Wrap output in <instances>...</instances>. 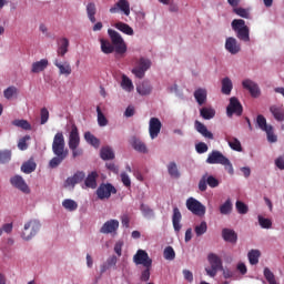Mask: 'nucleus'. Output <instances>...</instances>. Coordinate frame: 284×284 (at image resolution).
<instances>
[{
  "instance_id": "nucleus-22",
  "label": "nucleus",
  "mask_w": 284,
  "mask_h": 284,
  "mask_svg": "<svg viewBox=\"0 0 284 284\" xmlns=\"http://www.w3.org/2000/svg\"><path fill=\"white\" fill-rule=\"evenodd\" d=\"M140 212L143 219H146V221H154V219H156V213L154 212V209L145 203L140 204Z\"/></svg>"
},
{
  "instance_id": "nucleus-44",
  "label": "nucleus",
  "mask_w": 284,
  "mask_h": 284,
  "mask_svg": "<svg viewBox=\"0 0 284 284\" xmlns=\"http://www.w3.org/2000/svg\"><path fill=\"white\" fill-rule=\"evenodd\" d=\"M9 161H12V151L8 149L0 150V165H6Z\"/></svg>"
},
{
  "instance_id": "nucleus-33",
  "label": "nucleus",
  "mask_w": 284,
  "mask_h": 284,
  "mask_svg": "<svg viewBox=\"0 0 284 284\" xmlns=\"http://www.w3.org/2000/svg\"><path fill=\"white\" fill-rule=\"evenodd\" d=\"M114 28L128 37H134V29H132V27H130L128 23L116 22Z\"/></svg>"
},
{
  "instance_id": "nucleus-31",
  "label": "nucleus",
  "mask_w": 284,
  "mask_h": 284,
  "mask_svg": "<svg viewBox=\"0 0 284 284\" xmlns=\"http://www.w3.org/2000/svg\"><path fill=\"white\" fill-rule=\"evenodd\" d=\"M234 210V204H232V199H226L224 203L220 205V214L222 216H230Z\"/></svg>"
},
{
  "instance_id": "nucleus-10",
  "label": "nucleus",
  "mask_w": 284,
  "mask_h": 284,
  "mask_svg": "<svg viewBox=\"0 0 284 284\" xmlns=\"http://www.w3.org/2000/svg\"><path fill=\"white\" fill-rule=\"evenodd\" d=\"M186 207L192 214H195V216H205V205L194 197L186 200Z\"/></svg>"
},
{
  "instance_id": "nucleus-62",
  "label": "nucleus",
  "mask_w": 284,
  "mask_h": 284,
  "mask_svg": "<svg viewBox=\"0 0 284 284\" xmlns=\"http://www.w3.org/2000/svg\"><path fill=\"white\" fill-rule=\"evenodd\" d=\"M75 186H77V182H74V180L72 179V176H69V178L64 181V187H65V190H74Z\"/></svg>"
},
{
  "instance_id": "nucleus-24",
  "label": "nucleus",
  "mask_w": 284,
  "mask_h": 284,
  "mask_svg": "<svg viewBox=\"0 0 284 284\" xmlns=\"http://www.w3.org/2000/svg\"><path fill=\"white\" fill-rule=\"evenodd\" d=\"M136 92L141 97H148L152 94V83L149 80L142 81L140 84L136 85Z\"/></svg>"
},
{
  "instance_id": "nucleus-17",
  "label": "nucleus",
  "mask_w": 284,
  "mask_h": 284,
  "mask_svg": "<svg viewBox=\"0 0 284 284\" xmlns=\"http://www.w3.org/2000/svg\"><path fill=\"white\" fill-rule=\"evenodd\" d=\"M119 220H109L100 227V234H111V236H114L119 232Z\"/></svg>"
},
{
  "instance_id": "nucleus-6",
  "label": "nucleus",
  "mask_w": 284,
  "mask_h": 284,
  "mask_svg": "<svg viewBox=\"0 0 284 284\" xmlns=\"http://www.w3.org/2000/svg\"><path fill=\"white\" fill-rule=\"evenodd\" d=\"M231 27L240 41H243V43H250V27L245 24V20L234 19Z\"/></svg>"
},
{
  "instance_id": "nucleus-23",
  "label": "nucleus",
  "mask_w": 284,
  "mask_h": 284,
  "mask_svg": "<svg viewBox=\"0 0 284 284\" xmlns=\"http://www.w3.org/2000/svg\"><path fill=\"white\" fill-rule=\"evenodd\" d=\"M270 112L275 119V121H278L280 123H283L284 121V108L282 104H273L270 106Z\"/></svg>"
},
{
  "instance_id": "nucleus-52",
  "label": "nucleus",
  "mask_w": 284,
  "mask_h": 284,
  "mask_svg": "<svg viewBox=\"0 0 284 284\" xmlns=\"http://www.w3.org/2000/svg\"><path fill=\"white\" fill-rule=\"evenodd\" d=\"M50 119V111L47 108H42L40 111V125H45Z\"/></svg>"
},
{
  "instance_id": "nucleus-4",
  "label": "nucleus",
  "mask_w": 284,
  "mask_h": 284,
  "mask_svg": "<svg viewBox=\"0 0 284 284\" xmlns=\"http://www.w3.org/2000/svg\"><path fill=\"white\" fill-rule=\"evenodd\" d=\"M81 145V135H79V129L77 125L71 126V131L69 132L68 146L72 152L73 159L78 156H83V149L79 148Z\"/></svg>"
},
{
  "instance_id": "nucleus-53",
  "label": "nucleus",
  "mask_w": 284,
  "mask_h": 284,
  "mask_svg": "<svg viewBox=\"0 0 284 284\" xmlns=\"http://www.w3.org/2000/svg\"><path fill=\"white\" fill-rule=\"evenodd\" d=\"M12 125H16V128H21L22 130H31L32 128L27 120H14Z\"/></svg>"
},
{
  "instance_id": "nucleus-56",
  "label": "nucleus",
  "mask_w": 284,
  "mask_h": 284,
  "mask_svg": "<svg viewBox=\"0 0 284 284\" xmlns=\"http://www.w3.org/2000/svg\"><path fill=\"white\" fill-rule=\"evenodd\" d=\"M71 178L74 181L75 185H78V183H81V181H83V179H85V172L78 171Z\"/></svg>"
},
{
  "instance_id": "nucleus-28",
  "label": "nucleus",
  "mask_w": 284,
  "mask_h": 284,
  "mask_svg": "<svg viewBox=\"0 0 284 284\" xmlns=\"http://www.w3.org/2000/svg\"><path fill=\"white\" fill-rule=\"evenodd\" d=\"M195 130L199 134L203 135L204 139H210L211 141L214 140V134L207 130V126L200 121H195Z\"/></svg>"
},
{
  "instance_id": "nucleus-60",
  "label": "nucleus",
  "mask_w": 284,
  "mask_h": 284,
  "mask_svg": "<svg viewBox=\"0 0 284 284\" xmlns=\"http://www.w3.org/2000/svg\"><path fill=\"white\" fill-rule=\"evenodd\" d=\"M150 270H152V267H144V270L141 272L140 281L144 283H148V281H150Z\"/></svg>"
},
{
  "instance_id": "nucleus-54",
  "label": "nucleus",
  "mask_w": 284,
  "mask_h": 284,
  "mask_svg": "<svg viewBox=\"0 0 284 284\" xmlns=\"http://www.w3.org/2000/svg\"><path fill=\"white\" fill-rule=\"evenodd\" d=\"M233 12L237 14V17H242V19H250V10L245 8H234Z\"/></svg>"
},
{
  "instance_id": "nucleus-59",
  "label": "nucleus",
  "mask_w": 284,
  "mask_h": 284,
  "mask_svg": "<svg viewBox=\"0 0 284 284\" xmlns=\"http://www.w3.org/2000/svg\"><path fill=\"white\" fill-rule=\"evenodd\" d=\"M120 179L125 187H130V185H132V180L130 179V175H128V173L122 172L120 174Z\"/></svg>"
},
{
  "instance_id": "nucleus-49",
  "label": "nucleus",
  "mask_w": 284,
  "mask_h": 284,
  "mask_svg": "<svg viewBox=\"0 0 284 284\" xmlns=\"http://www.w3.org/2000/svg\"><path fill=\"white\" fill-rule=\"evenodd\" d=\"M163 257L165 261H174V258H176V252H174L172 246H166L163 252Z\"/></svg>"
},
{
  "instance_id": "nucleus-1",
  "label": "nucleus",
  "mask_w": 284,
  "mask_h": 284,
  "mask_svg": "<svg viewBox=\"0 0 284 284\" xmlns=\"http://www.w3.org/2000/svg\"><path fill=\"white\" fill-rule=\"evenodd\" d=\"M108 34L111 42L105 39H100L103 54H112V52H115V54L123 57V54L128 52V44H125V40H123L121 33L114 29H108Z\"/></svg>"
},
{
  "instance_id": "nucleus-29",
  "label": "nucleus",
  "mask_w": 284,
  "mask_h": 284,
  "mask_svg": "<svg viewBox=\"0 0 284 284\" xmlns=\"http://www.w3.org/2000/svg\"><path fill=\"white\" fill-rule=\"evenodd\" d=\"M200 116L204 119V121H212L216 116V110L212 106H203L200 109Z\"/></svg>"
},
{
  "instance_id": "nucleus-7",
  "label": "nucleus",
  "mask_w": 284,
  "mask_h": 284,
  "mask_svg": "<svg viewBox=\"0 0 284 284\" xmlns=\"http://www.w3.org/2000/svg\"><path fill=\"white\" fill-rule=\"evenodd\" d=\"M209 265L206 266L205 273L206 276H210V278H214L219 272L223 271V260L214 253H210L207 255Z\"/></svg>"
},
{
  "instance_id": "nucleus-40",
  "label": "nucleus",
  "mask_w": 284,
  "mask_h": 284,
  "mask_svg": "<svg viewBox=\"0 0 284 284\" xmlns=\"http://www.w3.org/2000/svg\"><path fill=\"white\" fill-rule=\"evenodd\" d=\"M166 168L171 179H181V172L179 171L176 162H170Z\"/></svg>"
},
{
  "instance_id": "nucleus-5",
  "label": "nucleus",
  "mask_w": 284,
  "mask_h": 284,
  "mask_svg": "<svg viewBox=\"0 0 284 284\" xmlns=\"http://www.w3.org/2000/svg\"><path fill=\"white\" fill-rule=\"evenodd\" d=\"M41 231V222L37 219L29 220L24 223L22 232H21V239L23 241H32L34 236L39 234Z\"/></svg>"
},
{
  "instance_id": "nucleus-39",
  "label": "nucleus",
  "mask_w": 284,
  "mask_h": 284,
  "mask_svg": "<svg viewBox=\"0 0 284 284\" xmlns=\"http://www.w3.org/2000/svg\"><path fill=\"white\" fill-rule=\"evenodd\" d=\"M233 88L234 84L229 77L222 79V94H226V97H230V94H232Z\"/></svg>"
},
{
  "instance_id": "nucleus-48",
  "label": "nucleus",
  "mask_w": 284,
  "mask_h": 284,
  "mask_svg": "<svg viewBox=\"0 0 284 284\" xmlns=\"http://www.w3.org/2000/svg\"><path fill=\"white\" fill-rule=\"evenodd\" d=\"M18 94L19 89H17V87L14 85H11L3 91V97L4 99H8V101H10V99H12L13 97H17Z\"/></svg>"
},
{
  "instance_id": "nucleus-9",
  "label": "nucleus",
  "mask_w": 284,
  "mask_h": 284,
  "mask_svg": "<svg viewBox=\"0 0 284 284\" xmlns=\"http://www.w3.org/2000/svg\"><path fill=\"white\" fill-rule=\"evenodd\" d=\"M150 68H152V60L148 58H140L131 72L136 79H143V77H145V72H148Z\"/></svg>"
},
{
  "instance_id": "nucleus-13",
  "label": "nucleus",
  "mask_w": 284,
  "mask_h": 284,
  "mask_svg": "<svg viewBox=\"0 0 284 284\" xmlns=\"http://www.w3.org/2000/svg\"><path fill=\"white\" fill-rule=\"evenodd\" d=\"M133 263L143 267H152V258L144 250H138L133 255Z\"/></svg>"
},
{
  "instance_id": "nucleus-63",
  "label": "nucleus",
  "mask_w": 284,
  "mask_h": 284,
  "mask_svg": "<svg viewBox=\"0 0 284 284\" xmlns=\"http://www.w3.org/2000/svg\"><path fill=\"white\" fill-rule=\"evenodd\" d=\"M222 271H223V276L225 278H234V280L237 278L236 271H232L230 268H225V270H222Z\"/></svg>"
},
{
  "instance_id": "nucleus-21",
  "label": "nucleus",
  "mask_w": 284,
  "mask_h": 284,
  "mask_svg": "<svg viewBox=\"0 0 284 284\" xmlns=\"http://www.w3.org/2000/svg\"><path fill=\"white\" fill-rule=\"evenodd\" d=\"M53 64L55 65V68H58L59 74L64 77H70V74H72V67L70 65V62H61L59 61V59H55L53 61Z\"/></svg>"
},
{
  "instance_id": "nucleus-42",
  "label": "nucleus",
  "mask_w": 284,
  "mask_h": 284,
  "mask_svg": "<svg viewBox=\"0 0 284 284\" xmlns=\"http://www.w3.org/2000/svg\"><path fill=\"white\" fill-rule=\"evenodd\" d=\"M121 88L124 92H132L134 90V83H132V80L128 75L122 74Z\"/></svg>"
},
{
  "instance_id": "nucleus-45",
  "label": "nucleus",
  "mask_w": 284,
  "mask_h": 284,
  "mask_svg": "<svg viewBox=\"0 0 284 284\" xmlns=\"http://www.w3.org/2000/svg\"><path fill=\"white\" fill-rule=\"evenodd\" d=\"M248 261L251 265H257L258 258H261V251L258 250H251L247 254Z\"/></svg>"
},
{
  "instance_id": "nucleus-35",
  "label": "nucleus",
  "mask_w": 284,
  "mask_h": 284,
  "mask_svg": "<svg viewBox=\"0 0 284 284\" xmlns=\"http://www.w3.org/2000/svg\"><path fill=\"white\" fill-rule=\"evenodd\" d=\"M68 48H70V40H68V38L60 39L58 45V55L65 57V54H68Z\"/></svg>"
},
{
  "instance_id": "nucleus-12",
  "label": "nucleus",
  "mask_w": 284,
  "mask_h": 284,
  "mask_svg": "<svg viewBox=\"0 0 284 284\" xmlns=\"http://www.w3.org/2000/svg\"><path fill=\"white\" fill-rule=\"evenodd\" d=\"M95 194L100 201H104V199H110L112 194H116V187L112 183H101Z\"/></svg>"
},
{
  "instance_id": "nucleus-26",
  "label": "nucleus",
  "mask_w": 284,
  "mask_h": 284,
  "mask_svg": "<svg viewBox=\"0 0 284 284\" xmlns=\"http://www.w3.org/2000/svg\"><path fill=\"white\" fill-rule=\"evenodd\" d=\"M131 146L135 152H140L141 154H148V145H145V142L141 141V139L133 136L131 139Z\"/></svg>"
},
{
  "instance_id": "nucleus-19",
  "label": "nucleus",
  "mask_w": 284,
  "mask_h": 284,
  "mask_svg": "<svg viewBox=\"0 0 284 284\" xmlns=\"http://www.w3.org/2000/svg\"><path fill=\"white\" fill-rule=\"evenodd\" d=\"M242 88H244V90H247L253 99H258V97H261V88L256 82L252 81L251 79L243 80Z\"/></svg>"
},
{
  "instance_id": "nucleus-64",
  "label": "nucleus",
  "mask_w": 284,
  "mask_h": 284,
  "mask_svg": "<svg viewBox=\"0 0 284 284\" xmlns=\"http://www.w3.org/2000/svg\"><path fill=\"white\" fill-rule=\"evenodd\" d=\"M120 270L122 272V276H128L130 274V265H128V262L120 264Z\"/></svg>"
},
{
  "instance_id": "nucleus-2",
  "label": "nucleus",
  "mask_w": 284,
  "mask_h": 284,
  "mask_svg": "<svg viewBox=\"0 0 284 284\" xmlns=\"http://www.w3.org/2000/svg\"><path fill=\"white\" fill-rule=\"evenodd\" d=\"M52 153L54 156L49 161V168L52 170L59 168L68 159V154H70L68 148H65V136L61 131H58L53 136Z\"/></svg>"
},
{
  "instance_id": "nucleus-3",
  "label": "nucleus",
  "mask_w": 284,
  "mask_h": 284,
  "mask_svg": "<svg viewBox=\"0 0 284 284\" xmlns=\"http://www.w3.org/2000/svg\"><path fill=\"white\" fill-rule=\"evenodd\" d=\"M206 163L209 165H223L224 170H226L229 174H234V166L232 165V162L230 159H227V156H224L221 151L213 150L211 153H209Z\"/></svg>"
},
{
  "instance_id": "nucleus-8",
  "label": "nucleus",
  "mask_w": 284,
  "mask_h": 284,
  "mask_svg": "<svg viewBox=\"0 0 284 284\" xmlns=\"http://www.w3.org/2000/svg\"><path fill=\"white\" fill-rule=\"evenodd\" d=\"M256 125L260 130H262V132L266 133L267 141L270 143H276V141H278V139L274 134V126L267 124V119H265L263 114L257 115Z\"/></svg>"
},
{
  "instance_id": "nucleus-55",
  "label": "nucleus",
  "mask_w": 284,
  "mask_h": 284,
  "mask_svg": "<svg viewBox=\"0 0 284 284\" xmlns=\"http://www.w3.org/2000/svg\"><path fill=\"white\" fill-rule=\"evenodd\" d=\"M235 207H236L239 214H247V212L250 211L247 205L241 201H236Z\"/></svg>"
},
{
  "instance_id": "nucleus-34",
  "label": "nucleus",
  "mask_w": 284,
  "mask_h": 284,
  "mask_svg": "<svg viewBox=\"0 0 284 284\" xmlns=\"http://www.w3.org/2000/svg\"><path fill=\"white\" fill-rule=\"evenodd\" d=\"M48 68V59H41L40 61L33 62L31 65V72L33 74H39V72H43Z\"/></svg>"
},
{
  "instance_id": "nucleus-57",
  "label": "nucleus",
  "mask_w": 284,
  "mask_h": 284,
  "mask_svg": "<svg viewBox=\"0 0 284 284\" xmlns=\"http://www.w3.org/2000/svg\"><path fill=\"white\" fill-rule=\"evenodd\" d=\"M27 141H30V135H26L19 140L18 142L19 150L21 151L28 150V143H26Z\"/></svg>"
},
{
  "instance_id": "nucleus-43",
  "label": "nucleus",
  "mask_w": 284,
  "mask_h": 284,
  "mask_svg": "<svg viewBox=\"0 0 284 284\" xmlns=\"http://www.w3.org/2000/svg\"><path fill=\"white\" fill-rule=\"evenodd\" d=\"M226 141L231 150H234L235 152H243V146L241 145V141L237 138L226 139Z\"/></svg>"
},
{
  "instance_id": "nucleus-37",
  "label": "nucleus",
  "mask_w": 284,
  "mask_h": 284,
  "mask_svg": "<svg viewBox=\"0 0 284 284\" xmlns=\"http://www.w3.org/2000/svg\"><path fill=\"white\" fill-rule=\"evenodd\" d=\"M62 207L67 210V212H77V210H79V203L72 199H64L62 201Z\"/></svg>"
},
{
  "instance_id": "nucleus-16",
  "label": "nucleus",
  "mask_w": 284,
  "mask_h": 284,
  "mask_svg": "<svg viewBox=\"0 0 284 284\" xmlns=\"http://www.w3.org/2000/svg\"><path fill=\"white\" fill-rule=\"evenodd\" d=\"M111 14L122 12L125 17H130V2L128 0H118V2L109 9Z\"/></svg>"
},
{
  "instance_id": "nucleus-36",
  "label": "nucleus",
  "mask_w": 284,
  "mask_h": 284,
  "mask_svg": "<svg viewBox=\"0 0 284 284\" xmlns=\"http://www.w3.org/2000/svg\"><path fill=\"white\" fill-rule=\"evenodd\" d=\"M34 170H37V162H34L33 159L26 161L21 165V172H23L24 174H32V172H34Z\"/></svg>"
},
{
  "instance_id": "nucleus-61",
  "label": "nucleus",
  "mask_w": 284,
  "mask_h": 284,
  "mask_svg": "<svg viewBox=\"0 0 284 284\" xmlns=\"http://www.w3.org/2000/svg\"><path fill=\"white\" fill-rule=\"evenodd\" d=\"M274 164L275 168H277V170H284V154L278 155L275 160H274Z\"/></svg>"
},
{
  "instance_id": "nucleus-14",
  "label": "nucleus",
  "mask_w": 284,
  "mask_h": 284,
  "mask_svg": "<svg viewBox=\"0 0 284 284\" xmlns=\"http://www.w3.org/2000/svg\"><path fill=\"white\" fill-rule=\"evenodd\" d=\"M161 128H163V123H161V120L159 118H151L149 121V136L151 141H154V139H159V135L161 134Z\"/></svg>"
},
{
  "instance_id": "nucleus-47",
  "label": "nucleus",
  "mask_w": 284,
  "mask_h": 284,
  "mask_svg": "<svg viewBox=\"0 0 284 284\" xmlns=\"http://www.w3.org/2000/svg\"><path fill=\"white\" fill-rule=\"evenodd\" d=\"M84 140L87 141V143H89L93 148H99V145L101 143L99 141V139L97 136H94V134H91L90 132L84 133Z\"/></svg>"
},
{
  "instance_id": "nucleus-50",
  "label": "nucleus",
  "mask_w": 284,
  "mask_h": 284,
  "mask_svg": "<svg viewBox=\"0 0 284 284\" xmlns=\"http://www.w3.org/2000/svg\"><path fill=\"white\" fill-rule=\"evenodd\" d=\"M97 114H98V124L100 125V128H105V125H108V118H105L100 106L97 108Z\"/></svg>"
},
{
  "instance_id": "nucleus-30",
  "label": "nucleus",
  "mask_w": 284,
  "mask_h": 284,
  "mask_svg": "<svg viewBox=\"0 0 284 284\" xmlns=\"http://www.w3.org/2000/svg\"><path fill=\"white\" fill-rule=\"evenodd\" d=\"M97 179H99V173H97V171H92L85 178L84 185L87 187H90L91 190H97V186H98Z\"/></svg>"
},
{
  "instance_id": "nucleus-18",
  "label": "nucleus",
  "mask_w": 284,
  "mask_h": 284,
  "mask_svg": "<svg viewBox=\"0 0 284 284\" xmlns=\"http://www.w3.org/2000/svg\"><path fill=\"white\" fill-rule=\"evenodd\" d=\"M224 48L229 54L236 55L241 52V42L234 37H229L225 39Z\"/></svg>"
},
{
  "instance_id": "nucleus-20",
  "label": "nucleus",
  "mask_w": 284,
  "mask_h": 284,
  "mask_svg": "<svg viewBox=\"0 0 284 284\" xmlns=\"http://www.w3.org/2000/svg\"><path fill=\"white\" fill-rule=\"evenodd\" d=\"M10 183L13 187L20 190V192H23L24 194H30V186H28V183H26L23 176L14 175L10 178Z\"/></svg>"
},
{
  "instance_id": "nucleus-32",
  "label": "nucleus",
  "mask_w": 284,
  "mask_h": 284,
  "mask_svg": "<svg viewBox=\"0 0 284 284\" xmlns=\"http://www.w3.org/2000/svg\"><path fill=\"white\" fill-rule=\"evenodd\" d=\"M222 237L227 243H236V241L239 240V235H236V232H234V230L232 229H223Z\"/></svg>"
},
{
  "instance_id": "nucleus-25",
  "label": "nucleus",
  "mask_w": 284,
  "mask_h": 284,
  "mask_svg": "<svg viewBox=\"0 0 284 284\" xmlns=\"http://www.w3.org/2000/svg\"><path fill=\"white\" fill-rule=\"evenodd\" d=\"M193 97L197 105H205L207 103V89L199 88L194 91Z\"/></svg>"
},
{
  "instance_id": "nucleus-15",
  "label": "nucleus",
  "mask_w": 284,
  "mask_h": 284,
  "mask_svg": "<svg viewBox=\"0 0 284 284\" xmlns=\"http://www.w3.org/2000/svg\"><path fill=\"white\" fill-rule=\"evenodd\" d=\"M207 185L209 187H219V181L216 178H214V175H207L206 173L201 178L199 182L200 192H205L207 190Z\"/></svg>"
},
{
  "instance_id": "nucleus-58",
  "label": "nucleus",
  "mask_w": 284,
  "mask_h": 284,
  "mask_svg": "<svg viewBox=\"0 0 284 284\" xmlns=\"http://www.w3.org/2000/svg\"><path fill=\"white\" fill-rule=\"evenodd\" d=\"M209 146L205 144V142H199L197 144H195V151L197 152V154H205Z\"/></svg>"
},
{
  "instance_id": "nucleus-27",
  "label": "nucleus",
  "mask_w": 284,
  "mask_h": 284,
  "mask_svg": "<svg viewBox=\"0 0 284 284\" xmlns=\"http://www.w3.org/2000/svg\"><path fill=\"white\" fill-rule=\"evenodd\" d=\"M181 219H183V215L181 214V211L179 207L173 209V215H172V223H173V230L174 232H181Z\"/></svg>"
},
{
  "instance_id": "nucleus-46",
  "label": "nucleus",
  "mask_w": 284,
  "mask_h": 284,
  "mask_svg": "<svg viewBox=\"0 0 284 284\" xmlns=\"http://www.w3.org/2000/svg\"><path fill=\"white\" fill-rule=\"evenodd\" d=\"M257 221L262 230H272V221L268 217H264L263 215H257Z\"/></svg>"
},
{
  "instance_id": "nucleus-51",
  "label": "nucleus",
  "mask_w": 284,
  "mask_h": 284,
  "mask_svg": "<svg viewBox=\"0 0 284 284\" xmlns=\"http://www.w3.org/2000/svg\"><path fill=\"white\" fill-rule=\"evenodd\" d=\"M194 232L196 236H203L207 232V222L202 221L199 225L195 226Z\"/></svg>"
},
{
  "instance_id": "nucleus-11",
  "label": "nucleus",
  "mask_w": 284,
  "mask_h": 284,
  "mask_svg": "<svg viewBox=\"0 0 284 284\" xmlns=\"http://www.w3.org/2000/svg\"><path fill=\"white\" fill-rule=\"evenodd\" d=\"M241 116L243 114V104H241V101H239V98L233 97L230 99V103L226 106V115L229 118L232 116Z\"/></svg>"
},
{
  "instance_id": "nucleus-38",
  "label": "nucleus",
  "mask_w": 284,
  "mask_h": 284,
  "mask_svg": "<svg viewBox=\"0 0 284 284\" xmlns=\"http://www.w3.org/2000/svg\"><path fill=\"white\" fill-rule=\"evenodd\" d=\"M87 16L91 23H97V4H94V2H89L87 4Z\"/></svg>"
},
{
  "instance_id": "nucleus-41",
  "label": "nucleus",
  "mask_w": 284,
  "mask_h": 284,
  "mask_svg": "<svg viewBox=\"0 0 284 284\" xmlns=\"http://www.w3.org/2000/svg\"><path fill=\"white\" fill-rule=\"evenodd\" d=\"M100 156L103 161H112L114 159V150L110 146H103L100 151Z\"/></svg>"
}]
</instances>
